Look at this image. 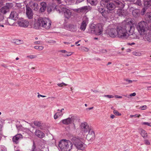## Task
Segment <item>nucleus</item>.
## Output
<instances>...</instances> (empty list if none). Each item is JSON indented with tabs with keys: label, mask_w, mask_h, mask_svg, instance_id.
<instances>
[{
	"label": "nucleus",
	"mask_w": 151,
	"mask_h": 151,
	"mask_svg": "<svg viewBox=\"0 0 151 151\" xmlns=\"http://www.w3.org/2000/svg\"><path fill=\"white\" fill-rule=\"evenodd\" d=\"M140 116V115L139 114V115H137V114H135V115H130V117L131 118H132L133 117H139Z\"/></svg>",
	"instance_id": "42"
},
{
	"label": "nucleus",
	"mask_w": 151,
	"mask_h": 151,
	"mask_svg": "<svg viewBox=\"0 0 151 151\" xmlns=\"http://www.w3.org/2000/svg\"><path fill=\"white\" fill-rule=\"evenodd\" d=\"M146 23L145 22L143 21L140 22L137 26V29L140 35L144 34L145 31Z\"/></svg>",
	"instance_id": "7"
},
{
	"label": "nucleus",
	"mask_w": 151,
	"mask_h": 151,
	"mask_svg": "<svg viewBox=\"0 0 151 151\" xmlns=\"http://www.w3.org/2000/svg\"><path fill=\"white\" fill-rule=\"evenodd\" d=\"M40 7L39 10L40 13H43L46 10L47 6V4L45 2H42L40 3Z\"/></svg>",
	"instance_id": "18"
},
{
	"label": "nucleus",
	"mask_w": 151,
	"mask_h": 151,
	"mask_svg": "<svg viewBox=\"0 0 151 151\" xmlns=\"http://www.w3.org/2000/svg\"><path fill=\"white\" fill-rule=\"evenodd\" d=\"M98 11L100 13L102 16L105 18H106L108 17V13L102 6L100 7L98 9Z\"/></svg>",
	"instance_id": "17"
},
{
	"label": "nucleus",
	"mask_w": 151,
	"mask_h": 151,
	"mask_svg": "<svg viewBox=\"0 0 151 151\" xmlns=\"http://www.w3.org/2000/svg\"><path fill=\"white\" fill-rule=\"evenodd\" d=\"M51 20L48 18L40 17L38 19L37 22L34 24L33 28L38 29L42 27L49 29L51 26Z\"/></svg>",
	"instance_id": "1"
},
{
	"label": "nucleus",
	"mask_w": 151,
	"mask_h": 151,
	"mask_svg": "<svg viewBox=\"0 0 151 151\" xmlns=\"http://www.w3.org/2000/svg\"><path fill=\"white\" fill-rule=\"evenodd\" d=\"M34 123L35 125L37 126H39L40 124V123L37 122H34Z\"/></svg>",
	"instance_id": "48"
},
{
	"label": "nucleus",
	"mask_w": 151,
	"mask_h": 151,
	"mask_svg": "<svg viewBox=\"0 0 151 151\" xmlns=\"http://www.w3.org/2000/svg\"><path fill=\"white\" fill-rule=\"evenodd\" d=\"M144 19L146 23H150L151 22V12H147L145 14Z\"/></svg>",
	"instance_id": "24"
},
{
	"label": "nucleus",
	"mask_w": 151,
	"mask_h": 151,
	"mask_svg": "<svg viewBox=\"0 0 151 151\" xmlns=\"http://www.w3.org/2000/svg\"><path fill=\"white\" fill-rule=\"evenodd\" d=\"M139 53L137 52H133V54L134 55H136V56H139Z\"/></svg>",
	"instance_id": "49"
},
{
	"label": "nucleus",
	"mask_w": 151,
	"mask_h": 151,
	"mask_svg": "<svg viewBox=\"0 0 151 151\" xmlns=\"http://www.w3.org/2000/svg\"><path fill=\"white\" fill-rule=\"evenodd\" d=\"M68 2L74 3L76 0H67Z\"/></svg>",
	"instance_id": "56"
},
{
	"label": "nucleus",
	"mask_w": 151,
	"mask_h": 151,
	"mask_svg": "<svg viewBox=\"0 0 151 151\" xmlns=\"http://www.w3.org/2000/svg\"><path fill=\"white\" fill-rule=\"evenodd\" d=\"M103 27L101 24H98L96 25L95 30L94 34L96 35H99L101 34L103 32Z\"/></svg>",
	"instance_id": "13"
},
{
	"label": "nucleus",
	"mask_w": 151,
	"mask_h": 151,
	"mask_svg": "<svg viewBox=\"0 0 151 151\" xmlns=\"http://www.w3.org/2000/svg\"><path fill=\"white\" fill-rule=\"evenodd\" d=\"M136 93L135 92L133 93H131L129 95V96L132 97V96H134L136 95Z\"/></svg>",
	"instance_id": "47"
},
{
	"label": "nucleus",
	"mask_w": 151,
	"mask_h": 151,
	"mask_svg": "<svg viewBox=\"0 0 151 151\" xmlns=\"http://www.w3.org/2000/svg\"><path fill=\"white\" fill-rule=\"evenodd\" d=\"M112 1L115 4L116 6L119 8V9H123L125 6L123 3L119 0H112Z\"/></svg>",
	"instance_id": "21"
},
{
	"label": "nucleus",
	"mask_w": 151,
	"mask_h": 151,
	"mask_svg": "<svg viewBox=\"0 0 151 151\" xmlns=\"http://www.w3.org/2000/svg\"><path fill=\"white\" fill-rule=\"evenodd\" d=\"M44 48V47L42 46H39V50H43Z\"/></svg>",
	"instance_id": "57"
},
{
	"label": "nucleus",
	"mask_w": 151,
	"mask_h": 151,
	"mask_svg": "<svg viewBox=\"0 0 151 151\" xmlns=\"http://www.w3.org/2000/svg\"><path fill=\"white\" fill-rule=\"evenodd\" d=\"M18 18V14L17 12L14 11H12L10 14L9 17L7 18V19H11L16 21Z\"/></svg>",
	"instance_id": "16"
},
{
	"label": "nucleus",
	"mask_w": 151,
	"mask_h": 151,
	"mask_svg": "<svg viewBox=\"0 0 151 151\" xmlns=\"http://www.w3.org/2000/svg\"><path fill=\"white\" fill-rule=\"evenodd\" d=\"M136 3L139 6H140L141 5V1L140 0H137L136 2Z\"/></svg>",
	"instance_id": "51"
},
{
	"label": "nucleus",
	"mask_w": 151,
	"mask_h": 151,
	"mask_svg": "<svg viewBox=\"0 0 151 151\" xmlns=\"http://www.w3.org/2000/svg\"><path fill=\"white\" fill-rule=\"evenodd\" d=\"M139 108L141 110H144L147 109V106L145 105H143L142 106H140Z\"/></svg>",
	"instance_id": "38"
},
{
	"label": "nucleus",
	"mask_w": 151,
	"mask_h": 151,
	"mask_svg": "<svg viewBox=\"0 0 151 151\" xmlns=\"http://www.w3.org/2000/svg\"><path fill=\"white\" fill-rule=\"evenodd\" d=\"M142 124L143 125H146L148 126L151 127V122H143L142 123Z\"/></svg>",
	"instance_id": "37"
},
{
	"label": "nucleus",
	"mask_w": 151,
	"mask_h": 151,
	"mask_svg": "<svg viewBox=\"0 0 151 151\" xmlns=\"http://www.w3.org/2000/svg\"><path fill=\"white\" fill-rule=\"evenodd\" d=\"M39 9V7L37 6V7H35L34 8V10L35 11H37Z\"/></svg>",
	"instance_id": "54"
},
{
	"label": "nucleus",
	"mask_w": 151,
	"mask_h": 151,
	"mask_svg": "<svg viewBox=\"0 0 151 151\" xmlns=\"http://www.w3.org/2000/svg\"><path fill=\"white\" fill-rule=\"evenodd\" d=\"M58 146L62 151H69L72 148L73 144L70 141L62 140L59 142Z\"/></svg>",
	"instance_id": "3"
},
{
	"label": "nucleus",
	"mask_w": 151,
	"mask_h": 151,
	"mask_svg": "<svg viewBox=\"0 0 151 151\" xmlns=\"http://www.w3.org/2000/svg\"><path fill=\"white\" fill-rule=\"evenodd\" d=\"M58 10L59 13L61 12L62 14H64V17L65 18L68 19L70 18L72 12L70 9L66 8L63 7L62 8H59Z\"/></svg>",
	"instance_id": "8"
},
{
	"label": "nucleus",
	"mask_w": 151,
	"mask_h": 151,
	"mask_svg": "<svg viewBox=\"0 0 151 151\" xmlns=\"http://www.w3.org/2000/svg\"><path fill=\"white\" fill-rule=\"evenodd\" d=\"M5 24L6 25H10V26L12 25L10 24L9 23V21H8V19H7V20L6 21Z\"/></svg>",
	"instance_id": "52"
},
{
	"label": "nucleus",
	"mask_w": 151,
	"mask_h": 151,
	"mask_svg": "<svg viewBox=\"0 0 151 151\" xmlns=\"http://www.w3.org/2000/svg\"><path fill=\"white\" fill-rule=\"evenodd\" d=\"M46 97V96H43V95H42L41 94H39L38 96H37V97H38V98H39L40 97Z\"/></svg>",
	"instance_id": "58"
},
{
	"label": "nucleus",
	"mask_w": 151,
	"mask_h": 151,
	"mask_svg": "<svg viewBox=\"0 0 151 151\" xmlns=\"http://www.w3.org/2000/svg\"><path fill=\"white\" fill-rule=\"evenodd\" d=\"M35 133L37 137L40 138H44L45 136V134L44 133L38 129L35 130Z\"/></svg>",
	"instance_id": "25"
},
{
	"label": "nucleus",
	"mask_w": 151,
	"mask_h": 151,
	"mask_svg": "<svg viewBox=\"0 0 151 151\" xmlns=\"http://www.w3.org/2000/svg\"><path fill=\"white\" fill-rule=\"evenodd\" d=\"M144 4L145 7H146L147 9H151V0H145Z\"/></svg>",
	"instance_id": "29"
},
{
	"label": "nucleus",
	"mask_w": 151,
	"mask_h": 151,
	"mask_svg": "<svg viewBox=\"0 0 151 151\" xmlns=\"http://www.w3.org/2000/svg\"><path fill=\"white\" fill-rule=\"evenodd\" d=\"M88 9L87 6H83L79 9L78 10L80 12H83L86 11H88Z\"/></svg>",
	"instance_id": "33"
},
{
	"label": "nucleus",
	"mask_w": 151,
	"mask_h": 151,
	"mask_svg": "<svg viewBox=\"0 0 151 151\" xmlns=\"http://www.w3.org/2000/svg\"><path fill=\"white\" fill-rule=\"evenodd\" d=\"M115 96L116 98H122V96H119L118 95H115Z\"/></svg>",
	"instance_id": "59"
},
{
	"label": "nucleus",
	"mask_w": 151,
	"mask_h": 151,
	"mask_svg": "<svg viewBox=\"0 0 151 151\" xmlns=\"http://www.w3.org/2000/svg\"><path fill=\"white\" fill-rule=\"evenodd\" d=\"M145 143L147 145H150V141L148 139H145L144 140Z\"/></svg>",
	"instance_id": "40"
},
{
	"label": "nucleus",
	"mask_w": 151,
	"mask_h": 151,
	"mask_svg": "<svg viewBox=\"0 0 151 151\" xmlns=\"http://www.w3.org/2000/svg\"><path fill=\"white\" fill-rule=\"evenodd\" d=\"M72 54V53H71L70 52H68V53L67 54H65L64 55V57H66V56H69L70 55H71Z\"/></svg>",
	"instance_id": "50"
},
{
	"label": "nucleus",
	"mask_w": 151,
	"mask_h": 151,
	"mask_svg": "<svg viewBox=\"0 0 151 151\" xmlns=\"http://www.w3.org/2000/svg\"><path fill=\"white\" fill-rule=\"evenodd\" d=\"M58 85L60 87H62L63 86L62 84H61V83H58Z\"/></svg>",
	"instance_id": "63"
},
{
	"label": "nucleus",
	"mask_w": 151,
	"mask_h": 151,
	"mask_svg": "<svg viewBox=\"0 0 151 151\" xmlns=\"http://www.w3.org/2000/svg\"><path fill=\"white\" fill-rule=\"evenodd\" d=\"M107 52V51L106 50H102V52L103 53H106Z\"/></svg>",
	"instance_id": "64"
},
{
	"label": "nucleus",
	"mask_w": 151,
	"mask_h": 151,
	"mask_svg": "<svg viewBox=\"0 0 151 151\" xmlns=\"http://www.w3.org/2000/svg\"><path fill=\"white\" fill-rule=\"evenodd\" d=\"M71 140L73 142L77 150L84 151L86 147V145L83 142V138L77 137H72Z\"/></svg>",
	"instance_id": "2"
},
{
	"label": "nucleus",
	"mask_w": 151,
	"mask_h": 151,
	"mask_svg": "<svg viewBox=\"0 0 151 151\" xmlns=\"http://www.w3.org/2000/svg\"><path fill=\"white\" fill-rule=\"evenodd\" d=\"M145 37L147 41L149 42H151V31H149L145 36Z\"/></svg>",
	"instance_id": "31"
},
{
	"label": "nucleus",
	"mask_w": 151,
	"mask_h": 151,
	"mask_svg": "<svg viewBox=\"0 0 151 151\" xmlns=\"http://www.w3.org/2000/svg\"><path fill=\"white\" fill-rule=\"evenodd\" d=\"M59 8V6H56L55 4H52L51 5L47 6V13L49 14L51 12L52 9H56L57 11H58V9Z\"/></svg>",
	"instance_id": "15"
},
{
	"label": "nucleus",
	"mask_w": 151,
	"mask_h": 151,
	"mask_svg": "<svg viewBox=\"0 0 151 151\" xmlns=\"http://www.w3.org/2000/svg\"><path fill=\"white\" fill-rule=\"evenodd\" d=\"M146 7H145L143 8V9H142L141 12V14L142 15H143L145 14V13L146 12V9H147Z\"/></svg>",
	"instance_id": "35"
},
{
	"label": "nucleus",
	"mask_w": 151,
	"mask_h": 151,
	"mask_svg": "<svg viewBox=\"0 0 151 151\" xmlns=\"http://www.w3.org/2000/svg\"><path fill=\"white\" fill-rule=\"evenodd\" d=\"M26 14L28 18L29 19H32L33 18V13L31 8L26 5Z\"/></svg>",
	"instance_id": "12"
},
{
	"label": "nucleus",
	"mask_w": 151,
	"mask_h": 151,
	"mask_svg": "<svg viewBox=\"0 0 151 151\" xmlns=\"http://www.w3.org/2000/svg\"><path fill=\"white\" fill-rule=\"evenodd\" d=\"M32 8L35 7H37L38 6V4L36 3H33L32 4Z\"/></svg>",
	"instance_id": "44"
},
{
	"label": "nucleus",
	"mask_w": 151,
	"mask_h": 151,
	"mask_svg": "<svg viewBox=\"0 0 151 151\" xmlns=\"http://www.w3.org/2000/svg\"><path fill=\"white\" fill-rule=\"evenodd\" d=\"M132 14L134 17H137L139 16L140 14V10L137 9H135L133 10Z\"/></svg>",
	"instance_id": "30"
},
{
	"label": "nucleus",
	"mask_w": 151,
	"mask_h": 151,
	"mask_svg": "<svg viewBox=\"0 0 151 151\" xmlns=\"http://www.w3.org/2000/svg\"><path fill=\"white\" fill-rule=\"evenodd\" d=\"M124 80L128 82L129 83H132V80H129L128 79H124Z\"/></svg>",
	"instance_id": "45"
},
{
	"label": "nucleus",
	"mask_w": 151,
	"mask_h": 151,
	"mask_svg": "<svg viewBox=\"0 0 151 151\" xmlns=\"http://www.w3.org/2000/svg\"><path fill=\"white\" fill-rule=\"evenodd\" d=\"M93 108V107H89L88 108H87L86 109V110H90L92 109Z\"/></svg>",
	"instance_id": "61"
},
{
	"label": "nucleus",
	"mask_w": 151,
	"mask_h": 151,
	"mask_svg": "<svg viewBox=\"0 0 151 151\" xmlns=\"http://www.w3.org/2000/svg\"><path fill=\"white\" fill-rule=\"evenodd\" d=\"M30 151H41L40 150L37 151L36 149V146L35 145L34 143L33 144V146H32V149Z\"/></svg>",
	"instance_id": "39"
},
{
	"label": "nucleus",
	"mask_w": 151,
	"mask_h": 151,
	"mask_svg": "<svg viewBox=\"0 0 151 151\" xmlns=\"http://www.w3.org/2000/svg\"><path fill=\"white\" fill-rule=\"evenodd\" d=\"M22 138V135L20 134H18L14 136L12 139L13 141L17 144L19 142V140Z\"/></svg>",
	"instance_id": "26"
},
{
	"label": "nucleus",
	"mask_w": 151,
	"mask_h": 151,
	"mask_svg": "<svg viewBox=\"0 0 151 151\" xmlns=\"http://www.w3.org/2000/svg\"><path fill=\"white\" fill-rule=\"evenodd\" d=\"M96 25L94 24H90L89 28L88 29L87 32L90 34H94L95 33V30L96 29Z\"/></svg>",
	"instance_id": "22"
},
{
	"label": "nucleus",
	"mask_w": 151,
	"mask_h": 151,
	"mask_svg": "<svg viewBox=\"0 0 151 151\" xmlns=\"http://www.w3.org/2000/svg\"><path fill=\"white\" fill-rule=\"evenodd\" d=\"M58 113H56L54 115V117L55 119H56L58 117Z\"/></svg>",
	"instance_id": "43"
},
{
	"label": "nucleus",
	"mask_w": 151,
	"mask_h": 151,
	"mask_svg": "<svg viewBox=\"0 0 151 151\" xmlns=\"http://www.w3.org/2000/svg\"><path fill=\"white\" fill-rule=\"evenodd\" d=\"M73 121L72 118L69 117L68 118L63 119L61 121L62 123L65 125H68L71 124Z\"/></svg>",
	"instance_id": "27"
},
{
	"label": "nucleus",
	"mask_w": 151,
	"mask_h": 151,
	"mask_svg": "<svg viewBox=\"0 0 151 151\" xmlns=\"http://www.w3.org/2000/svg\"><path fill=\"white\" fill-rule=\"evenodd\" d=\"M60 52H61L63 53H67V52L65 50H60Z\"/></svg>",
	"instance_id": "55"
},
{
	"label": "nucleus",
	"mask_w": 151,
	"mask_h": 151,
	"mask_svg": "<svg viewBox=\"0 0 151 151\" xmlns=\"http://www.w3.org/2000/svg\"><path fill=\"white\" fill-rule=\"evenodd\" d=\"M124 30L127 31V34L129 36L130 35H132L134 30V28L133 26H132L129 22H127L124 24L122 25Z\"/></svg>",
	"instance_id": "6"
},
{
	"label": "nucleus",
	"mask_w": 151,
	"mask_h": 151,
	"mask_svg": "<svg viewBox=\"0 0 151 151\" xmlns=\"http://www.w3.org/2000/svg\"><path fill=\"white\" fill-rule=\"evenodd\" d=\"M87 3H89L92 5H96L97 4L96 0H87Z\"/></svg>",
	"instance_id": "34"
},
{
	"label": "nucleus",
	"mask_w": 151,
	"mask_h": 151,
	"mask_svg": "<svg viewBox=\"0 0 151 151\" xmlns=\"http://www.w3.org/2000/svg\"><path fill=\"white\" fill-rule=\"evenodd\" d=\"M114 113L117 116H121V114L118 111L116 110H114Z\"/></svg>",
	"instance_id": "41"
},
{
	"label": "nucleus",
	"mask_w": 151,
	"mask_h": 151,
	"mask_svg": "<svg viewBox=\"0 0 151 151\" xmlns=\"http://www.w3.org/2000/svg\"><path fill=\"white\" fill-rule=\"evenodd\" d=\"M116 14L119 16L125 17L127 15L126 11L123 9H118L116 11Z\"/></svg>",
	"instance_id": "19"
},
{
	"label": "nucleus",
	"mask_w": 151,
	"mask_h": 151,
	"mask_svg": "<svg viewBox=\"0 0 151 151\" xmlns=\"http://www.w3.org/2000/svg\"><path fill=\"white\" fill-rule=\"evenodd\" d=\"M80 127L81 130L83 134L86 133L91 130L89 125L86 122L81 123L80 125Z\"/></svg>",
	"instance_id": "10"
},
{
	"label": "nucleus",
	"mask_w": 151,
	"mask_h": 151,
	"mask_svg": "<svg viewBox=\"0 0 151 151\" xmlns=\"http://www.w3.org/2000/svg\"><path fill=\"white\" fill-rule=\"evenodd\" d=\"M88 134L86 137V139L88 140H93L95 139V134L94 132L92 130L88 131Z\"/></svg>",
	"instance_id": "14"
},
{
	"label": "nucleus",
	"mask_w": 151,
	"mask_h": 151,
	"mask_svg": "<svg viewBox=\"0 0 151 151\" xmlns=\"http://www.w3.org/2000/svg\"><path fill=\"white\" fill-rule=\"evenodd\" d=\"M140 134L141 136L144 138H146L148 137L147 132L144 129H142L141 130Z\"/></svg>",
	"instance_id": "32"
},
{
	"label": "nucleus",
	"mask_w": 151,
	"mask_h": 151,
	"mask_svg": "<svg viewBox=\"0 0 151 151\" xmlns=\"http://www.w3.org/2000/svg\"><path fill=\"white\" fill-rule=\"evenodd\" d=\"M115 4L112 1V2H109L106 5V7L107 9V12L108 14L112 12V11L116 8Z\"/></svg>",
	"instance_id": "11"
},
{
	"label": "nucleus",
	"mask_w": 151,
	"mask_h": 151,
	"mask_svg": "<svg viewBox=\"0 0 151 151\" xmlns=\"http://www.w3.org/2000/svg\"><path fill=\"white\" fill-rule=\"evenodd\" d=\"M106 33L112 38H114L117 36L116 29L114 28L108 29L106 31Z\"/></svg>",
	"instance_id": "9"
},
{
	"label": "nucleus",
	"mask_w": 151,
	"mask_h": 151,
	"mask_svg": "<svg viewBox=\"0 0 151 151\" xmlns=\"http://www.w3.org/2000/svg\"><path fill=\"white\" fill-rule=\"evenodd\" d=\"M105 96L109 98H113L114 97V96L111 95H106Z\"/></svg>",
	"instance_id": "46"
},
{
	"label": "nucleus",
	"mask_w": 151,
	"mask_h": 151,
	"mask_svg": "<svg viewBox=\"0 0 151 151\" xmlns=\"http://www.w3.org/2000/svg\"><path fill=\"white\" fill-rule=\"evenodd\" d=\"M13 5L12 3L7 2L6 3L5 5H3V3H0V13L5 15L9 13L10 9L13 7Z\"/></svg>",
	"instance_id": "4"
},
{
	"label": "nucleus",
	"mask_w": 151,
	"mask_h": 151,
	"mask_svg": "<svg viewBox=\"0 0 151 151\" xmlns=\"http://www.w3.org/2000/svg\"><path fill=\"white\" fill-rule=\"evenodd\" d=\"M88 21V18L86 17L85 19L82 21L80 27V29L81 30L84 31L85 30L87 24L86 22Z\"/></svg>",
	"instance_id": "23"
},
{
	"label": "nucleus",
	"mask_w": 151,
	"mask_h": 151,
	"mask_svg": "<svg viewBox=\"0 0 151 151\" xmlns=\"http://www.w3.org/2000/svg\"><path fill=\"white\" fill-rule=\"evenodd\" d=\"M17 24L19 26L21 27H28L29 23L27 21L25 20L18 21Z\"/></svg>",
	"instance_id": "20"
},
{
	"label": "nucleus",
	"mask_w": 151,
	"mask_h": 151,
	"mask_svg": "<svg viewBox=\"0 0 151 151\" xmlns=\"http://www.w3.org/2000/svg\"><path fill=\"white\" fill-rule=\"evenodd\" d=\"M117 37L123 39L127 38L129 35L127 34V31L123 28L122 26H118L116 28Z\"/></svg>",
	"instance_id": "5"
},
{
	"label": "nucleus",
	"mask_w": 151,
	"mask_h": 151,
	"mask_svg": "<svg viewBox=\"0 0 151 151\" xmlns=\"http://www.w3.org/2000/svg\"><path fill=\"white\" fill-rule=\"evenodd\" d=\"M84 0H76V1L77 2H78V3H80L82 2Z\"/></svg>",
	"instance_id": "62"
},
{
	"label": "nucleus",
	"mask_w": 151,
	"mask_h": 151,
	"mask_svg": "<svg viewBox=\"0 0 151 151\" xmlns=\"http://www.w3.org/2000/svg\"><path fill=\"white\" fill-rule=\"evenodd\" d=\"M67 28L68 30L71 32H75L77 29L76 25L72 24H68Z\"/></svg>",
	"instance_id": "28"
},
{
	"label": "nucleus",
	"mask_w": 151,
	"mask_h": 151,
	"mask_svg": "<svg viewBox=\"0 0 151 151\" xmlns=\"http://www.w3.org/2000/svg\"><path fill=\"white\" fill-rule=\"evenodd\" d=\"M41 43L40 41H36L34 42V43L35 45L40 44Z\"/></svg>",
	"instance_id": "53"
},
{
	"label": "nucleus",
	"mask_w": 151,
	"mask_h": 151,
	"mask_svg": "<svg viewBox=\"0 0 151 151\" xmlns=\"http://www.w3.org/2000/svg\"><path fill=\"white\" fill-rule=\"evenodd\" d=\"M34 48L36 49H37L39 50V46H35L34 47Z\"/></svg>",
	"instance_id": "60"
},
{
	"label": "nucleus",
	"mask_w": 151,
	"mask_h": 151,
	"mask_svg": "<svg viewBox=\"0 0 151 151\" xmlns=\"http://www.w3.org/2000/svg\"><path fill=\"white\" fill-rule=\"evenodd\" d=\"M4 14H3L1 13H0V21H2L4 19Z\"/></svg>",
	"instance_id": "36"
}]
</instances>
